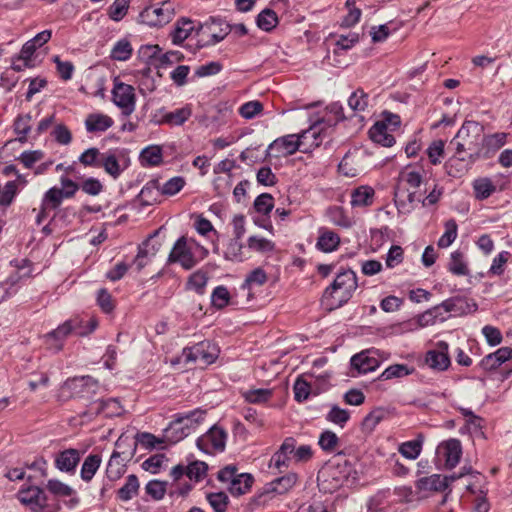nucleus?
Segmentation results:
<instances>
[{
	"label": "nucleus",
	"mask_w": 512,
	"mask_h": 512,
	"mask_svg": "<svg viewBox=\"0 0 512 512\" xmlns=\"http://www.w3.org/2000/svg\"><path fill=\"white\" fill-rule=\"evenodd\" d=\"M323 121H316L300 134H289L274 140L267 149L269 155L275 157L293 155L297 150L307 153L318 147L322 142Z\"/></svg>",
	"instance_id": "obj_1"
},
{
	"label": "nucleus",
	"mask_w": 512,
	"mask_h": 512,
	"mask_svg": "<svg viewBox=\"0 0 512 512\" xmlns=\"http://www.w3.org/2000/svg\"><path fill=\"white\" fill-rule=\"evenodd\" d=\"M484 127L472 120H466L451 141L455 146L456 159L475 163L483 156L482 136Z\"/></svg>",
	"instance_id": "obj_2"
},
{
	"label": "nucleus",
	"mask_w": 512,
	"mask_h": 512,
	"mask_svg": "<svg viewBox=\"0 0 512 512\" xmlns=\"http://www.w3.org/2000/svg\"><path fill=\"white\" fill-rule=\"evenodd\" d=\"M356 273L347 269L337 274L334 281L328 286L323 294V300L329 309H336L346 304L357 289Z\"/></svg>",
	"instance_id": "obj_3"
},
{
	"label": "nucleus",
	"mask_w": 512,
	"mask_h": 512,
	"mask_svg": "<svg viewBox=\"0 0 512 512\" xmlns=\"http://www.w3.org/2000/svg\"><path fill=\"white\" fill-rule=\"evenodd\" d=\"M232 26L222 19L210 18L198 23L197 36H200L197 47L203 48L216 45L230 33Z\"/></svg>",
	"instance_id": "obj_4"
},
{
	"label": "nucleus",
	"mask_w": 512,
	"mask_h": 512,
	"mask_svg": "<svg viewBox=\"0 0 512 512\" xmlns=\"http://www.w3.org/2000/svg\"><path fill=\"white\" fill-rule=\"evenodd\" d=\"M176 3L174 0H165L160 5L146 7L139 15L141 22L158 27L168 24L175 16Z\"/></svg>",
	"instance_id": "obj_5"
},
{
	"label": "nucleus",
	"mask_w": 512,
	"mask_h": 512,
	"mask_svg": "<svg viewBox=\"0 0 512 512\" xmlns=\"http://www.w3.org/2000/svg\"><path fill=\"white\" fill-rule=\"evenodd\" d=\"M112 102L122 110L126 116L131 115L136 107V94L132 85L126 84L118 77L113 80Z\"/></svg>",
	"instance_id": "obj_6"
},
{
	"label": "nucleus",
	"mask_w": 512,
	"mask_h": 512,
	"mask_svg": "<svg viewBox=\"0 0 512 512\" xmlns=\"http://www.w3.org/2000/svg\"><path fill=\"white\" fill-rule=\"evenodd\" d=\"M202 415V409L197 408L186 413H178L175 415V419L165 429V437L172 443H177L180 440L187 437L191 432L188 424L183 425L185 419L192 417L194 421H197Z\"/></svg>",
	"instance_id": "obj_7"
},
{
	"label": "nucleus",
	"mask_w": 512,
	"mask_h": 512,
	"mask_svg": "<svg viewBox=\"0 0 512 512\" xmlns=\"http://www.w3.org/2000/svg\"><path fill=\"white\" fill-rule=\"evenodd\" d=\"M183 354L186 361L210 365L218 358L219 349L216 344L210 341H202L190 348H185Z\"/></svg>",
	"instance_id": "obj_8"
},
{
	"label": "nucleus",
	"mask_w": 512,
	"mask_h": 512,
	"mask_svg": "<svg viewBox=\"0 0 512 512\" xmlns=\"http://www.w3.org/2000/svg\"><path fill=\"white\" fill-rule=\"evenodd\" d=\"M226 440V431L215 425L197 439L196 445L201 451L207 454H213L225 450Z\"/></svg>",
	"instance_id": "obj_9"
},
{
	"label": "nucleus",
	"mask_w": 512,
	"mask_h": 512,
	"mask_svg": "<svg viewBox=\"0 0 512 512\" xmlns=\"http://www.w3.org/2000/svg\"><path fill=\"white\" fill-rule=\"evenodd\" d=\"M168 263H178L185 270H191L197 265L198 260L195 258L185 236L178 238L174 243L168 256Z\"/></svg>",
	"instance_id": "obj_10"
},
{
	"label": "nucleus",
	"mask_w": 512,
	"mask_h": 512,
	"mask_svg": "<svg viewBox=\"0 0 512 512\" xmlns=\"http://www.w3.org/2000/svg\"><path fill=\"white\" fill-rule=\"evenodd\" d=\"M64 388L67 389L73 397L91 398L97 394L100 385L98 380L87 375L68 379L64 384Z\"/></svg>",
	"instance_id": "obj_11"
},
{
	"label": "nucleus",
	"mask_w": 512,
	"mask_h": 512,
	"mask_svg": "<svg viewBox=\"0 0 512 512\" xmlns=\"http://www.w3.org/2000/svg\"><path fill=\"white\" fill-rule=\"evenodd\" d=\"M18 499L22 504L29 506L33 512H39L48 507L47 495L37 486H28L20 489Z\"/></svg>",
	"instance_id": "obj_12"
},
{
	"label": "nucleus",
	"mask_w": 512,
	"mask_h": 512,
	"mask_svg": "<svg viewBox=\"0 0 512 512\" xmlns=\"http://www.w3.org/2000/svg\"><path fill=\"white\" fill-rule=\"evenodd\" d=\"M71 329V322H64L56 329L45 334L43 339L46 348L53 353L60 352L64 347L66 339L71 335Z\"/></svg>",
	"instance_id": "obj_13"
},
{
	"label": "nucleus",
	"mask_w": 512,
	"mask_h": 512,
	"mask_svg": "<svg viewBox=\"0 0 512 512\" xmlns=\"http://www.w3.org/2000/svg\"><path fill=\"white\" fill-rule=\"evenodd\" d=\"M66 198L61 188L52 187L43 196L40 209L36 215V223L40 225L47 217L50 210L57 209L63 199Z\"/></svg>",
	"instance_id": "obj_14"
},
{
	"label": "nucleus",
	"mask_w": 512,
	"mask_h": 512,
	"mask_svg": "<svg viewBox=\"0 0 512 512\" xmlns=\"http://www.w3.org/2000/svg\"><path fill=\"white\" fill-rule=\"evenodd\" d=\"M449 346L444 341L437 343L436 349L429 350L425 356L426 364L438 371H444L450 366V357L448 352Z\"/></svg>",
	"instance_id": "obj_15"
},
{
	"label": "nucleus",
	"mask_w": 512,
	"mask_h": 512,
	"mask_svg": "<svg viewBox=\"0 0 512 512\" xmlns=\"http://www.w3.org/2000/svg\"><path fill=\"white\" fill-rule=\"evenodd\" d=\"M159 232L160 229L156 230L153 235H151L138 247V253L134 260L138 270L143 269L148 263L147 259L149 257L155 256L160 250L162 243L154 240V237L157 236Z\"/></svg>",
	"instance_id": "obj_16"
},
{
	"label": "nucleus",
	"mask_w": 512,
	"mask_h": 512,
	"mask_svg": "<svg viewBox=\"0 0 512 512\" xmlns=\"http://www.w3.org/2000/svg\"><path fill=\"white\" fill-rule=\"evenodd\" d=\"M438 453L445 459V467L452 469L457 466L462 455L461 442L458 439H449L438 446Z\"/></svg>",
	"instance_id": "obj_17"
},
{
	"label": "nucleus",
	"mask_w": 512,
	"mask_h": 512,
	"mask_svg": "<svg viewBox=\"0 0 512 512\" xmlns=\"http://www.w3.org/2000/svg\"><path fill=\"white\" fill-rule=\"evenodd\" d=\"M509 134L505 132H496L482 136L483 156L481 159L491 158L497 151L508 143Z\"/></svg>",
	"instance_id": "obj_18"
},
{
	"label": "nucleus",
	"mask_w": 512,
	"mask_h": 512,
	"mask_svg": "<svg viewBox=\"0 0 512 512\" xmlns=\"http://www.w3.org/2000/svg\"><path fill=\"white\" fill-rule=\"evenodd\" d=\"M371 354V351L367 350L352 356L350 360L352 369L356 370L359 374H366L376 370L379 367L380 362Z\"/></svg>",
	"instance_id": "obj_19"
},
{
	"label": "nucleus",
	"mask_w": 512,
	"mask_h": 512,
	"mask_svg": "<svg viewBox=\"0 0 512 512\" xmlns=\"http://www.w3.org/2000/svg\"><path fill=\"white\" fill-rule=\"evenodd\" d=\"M80 461V452L77 449L69 448L61 451L55 458V466L61 472H75Z\"/></svg>",
	"instance_id": "obj_20"
},
{
	"label": "nucleus",
	"mask_w": 512,
	"mask_h": 512,
	"mask_svg": "<svg viewBox=\"0 0 512 512\" xmlns=\"http://www.w3.org/2000/svg\"><path fill=\"white\" fill-rule=\"evenodd\" d=\"M90 409L97 415L103 414L105 417L109 418L120 416L123 412V407L117 398H107L95 401L92 403Z\"/></svg>",
	"instance_id": "obj_21"
},
{
	"label": "nucleus",
	"mask_w": 512,
	"mask_h": 512,
	"mask_svg": "<svg viewBox=\"0 0 512 512\" xmlns=\"http://www.w3.org/2000/svg\"><path fill=\"white\" fill-rule=\"evenodd\" d=\"M163 441L158 439L151 433L148 432H138L135 435L134 441L132 444H129L130 450H123V455H125L126 459H132L136 453V449L138 445L146 449H153L157 444H161Z\"/></svg>",
	"instance_id": "obj_22"
},
{
	"label": "nucleus",
	"mask_w": 512,
	"mask_h": 512,
	"mask_svg": "<svg viewBox=\"0 0 512 512\" xmlns=\"http://www.w3.org/2000/svg\"><path fill=\"white\" fill-rule=\"evenodd\" d=\"M198 25L196 26L194 21L189 18L182 17L177 20L174 30L171 32L172 41L174 44H180L184 42L189 36L195 32L197 36Z\"/></svg>",
	"instance_id": "obj_23"
},
{
	"label": "nucleus",
	"mask_w": 512,
	"mask_h": 512,
	"mask_svg": "<svg viewBox=\"0 0 512 512\" xmlns=\"http://www.w3.org/2000/svg\"><path fill=\"white\" fill-rule=\"evenodd\" d=\"M114 124L113 119L103 113H91L85 119V128L89 133L105 132Z\"/></svg>",
	"instance_id": "obj_24"
},
{
	"label": "nucleus",
	"mask_w": 512,
	"mask_h": 512,
	"mask_svg": "<svg viewBox=\"0 0 512 512\" xmlns=\"http://www.w3.org/2000/svg\"><path fill=\"white\" fill-rule=\"evenodd\" d=\"M369 137L370 139L383 147H392L395 144L394 136L389 132L387 126H385V122H376L369 129Z\"/></svg>",
	"instance_id": "obj_25"
},
{
	"label": "nucleus",
	"mask_w": 512,
	"mask_h": 512,
	"mask_svg": "<svg viewBox=\"0 0 512 512\" xmlns=\"http://www.w3.org/2000/svg\"><path fill=\"white\" fill-rule=\"evenodd\" d=\"M130 460L131 459L125 458V455H123V450L120 452L114 451L106 467L107 477L112 481L119 479L125 472V462Z\"/></svg>",
	"instance_id": "obj_26"
},
{
	"label": "nucleus",
	"mask_w": 512,
	"mask_h": 512,
	"mask_svg": "<svg viewBox=\"0 0 512 512\" xmlns=\"http://www.w3.org/2000/svg\"><path fill=\"white\" fill-rule=\"evenodd\" d=\"M340 245L339 235L327 228L319 229V236L317 239L316 247L325 253L335 251Z\"/></svg>",
	"instance_id": "obj_27"
},
{
	"label": "nucleus",
	"mask_w": 512,
	"mask_h": 512,
	"mask_svg": "<svg viewBox=\"0 0 512 512\" xmlns=\"http://www.w3.org/2000/svg\"><path fill=\"white\" fill-rule=\"evenodd\" d=\"M65 322H71V334L74 333L80 337L90 335L97 329L99 325L98 320L95 317H90L88 320H84L80 317H73L66 320Z\"/></svg>",
	"instance_id": "obj_28"
},
{
	"label": "nucleus",
	"mask_w": 512,
	"mask_h": 512,
	"mask_svg": "<svg viewBox=\"0 0 512 512\" xmlns=\"http://www.w3.org/2000/svg\"><path fill=\"white\" fill-rule=\"evenodd\" d=\"M374 189L367 185H362L355 188L351 192V206L352 207H367L373 204Z\"/></svg>",
	"instance_id": "obj_29"
},
{
	"label": "nucleus",
	"mask_w": 512,
	"mask_h": 512,
	"mask_svg": "<svg viewBox=\"0 0 512 512\" xmlns=\"http://www.w3.org/2000/svg\"><path fill=\"white\" fill-rule=\"evenodd\" d=\"M192 115L190 105L165 113L158 121L159 124H167L170 126L183 125Z\"/></svg>",
	"instance_id": "obj_30"
},
{
	"label": "nucleus",
	"mask_w": 512,
	"mask_h": 512,
	"mask_svg": "<svg viewBox=\"0 0 512 512\" xmlns=\"http://www.w3.org/2000/svg\"><path fill=\"white\" fill-rule=\"evenodd\" d=\"M472 187L475 199L479 201L486 200L496 192V186L488 177H480L475 179L472 183Z\"/></svg>",
	"instance_id": "obj_31"
},
{
	"label": "nucleus",
	"mask_w": 512,
	"mask_h": 512,
	"mask_svg": "<svg viewBox=\"0 0 512 512\" xmlns=\"http://www.w3.org/2000/svg\"><path fill=\"white\" fill-rule=\"evenodd\" d=\"M424 173L423 167L408 165L400 172L399 178L411 188H418L423 181Z\"/></svg>",
	"instance_id": "obj_32"
},
{
	"label": "nucleus",
	"mask_w": 512,
	"mask_h": 512,
	"mask_svg": "<svg viewBox=\"0 0 512 512\" xmlns=\"http://www.w3.org/2000/svg\"><path fill=\"white\" fill-rule=\"evenodd\" d=\"M446 480L440 474H432L417 480L416 487L423 491L443 492L446 490Z\"/></svg>",
	"instance_id": "obj_33"
},
{
	"label": "nucleus",
	"mask_w": 512,
	"mask_h": 512,
	"mask_svg": "<svg viewBox=\"0 0 512 512\" xmlns=\"http://www.w3.org/2000/svg\"><path fill=\"white\" fill-rule=\"evenodd\" d=\"M253 477L248 473H241L232 480V484L228 486L229 492L234 496H240L247 493L253 484Z\"/></svg>",
	"instance_id": "obj_34"
},
{
	"label": "nucleus",
	"mask_w": 512,
	"mask_h": 512,
	"mask_svg": "<svg viewBox=\"0 0 512 512\" xmlns=\"http://www.w3.org/2000/svg\"><path fill=\"white\" fill-rule=\"evenodd\" d=\"M139 480L136 475L127 476L124 485L117 491V497L121 501L127 502L134 498L139 491Z\"/></svg>",
	"instance_id": "obj_35"
},
{
	"label": "nucleus",
	"mask_w": 512,
	"mask_h": 512,
	"mask_svg": "<svg viewBox=\"0 0 512 512\" xmlns=\"http://www.w3.org/2000/svg\"><path fill=\"white\" fill-rule=\"evenodd\" d=\"M31 114H23L18 115L13 123L14 132L17 135V139L21 143H25L27 141V136L31 131Z\"/></svg>",
	"instance_id": "obj_36"
},
{
	"label": "nucleus",
	"mask_w": 512,
	"mask_h": 512,
	"mask_svg": "<svg viewBox=\"0 0 512 512\" xmlns=\"http://www.w3.org/2000/svg\"><path fill=\"white\" fill-rule=\"evenodd\" d=\"M296 482L297 475L295 473H289L270 482L268 491L276 494H284L289 491Z\"/></svg>",
	"instance_id": "obj_37"
},
{
	"label": "nucleus",
	"mask_w": 512,
	"mask_h": 512,
	"mask_svg": "<svg viewBox=\"0 0 512 512\" xmlns=\"http://www.w3.org/2000/svg\"><path fill=\"white\" fill-rule=\"evenodd\" d=\"M100 167H103L105 172L114 179H117L123 171L120 167L118 158L110 151L101 155Z\"/></svg>",
	"instance_id": "obj_38"
},
{
	"label": "nucleus",
	"mask_w": 512,
	"mask_h": 512,
	"mask_svg": "<svg viewBox=\"0 0 512 512\" xmlns=\"http://www.w3.org/2000/svg\"><path fill=\"white\" fill-rule=\"evenodd\" d=\"M101 464V457L98 454H90L84 460L81 467V478L85 482H89L94 477Z\"/></svg>",
	"instance_id": "obj_39"
},
{
	"label": "nucleus",
	"mask_w": 512,
	"mask_h": 512,
	"mask_svg": "<svg viewBox=\"0 0 512 512\" xmlns=\"http://www.w3.org/2000/svg\"><path fill=\"white\" fill-rule=\"evenodd\" d=\"M448 270L457 276L469 275L470 271L466 261L464 260V254L461 251L456 250L451 253Z\"/></svg>",
	"instance_id": "obj_40"
},
{
	"label": "nucleus",
	"mask_w": 512,
	"mask_h": 512,
	"mask_svg": "<svg viewBox=\"0 0 512 512\" xmlns=\"http://www.w3.org/2000/svg\"><path fill=\"white\" fill-rule=\"evenodd\" d=\"M256 23L261 30L270 32L277 26L278 16L274 10L265 8L258 14Z\"/></svg>",
	"instance_id": "obj_41"
},
{
	"label": "nucleus",
	"mask_w": 512,
	"mask_h": 512,
	"mask_svg": "<svg viewBox=\"0 0 512 512\" xmlns=\"http://www.w3.org/2000/svg\"><path fill=\"white\" fill-rule=\"evenodd\" d=\"M141 162L147 166H158L162 163V148L151 145L144 148L140 154Z\"/></svg>",
	"instance_id": "obj_42"
},
{
	"label": "nucleus",
	"mask_w": 512,
	"mask_h": 512,
	"mask_svg": "<svg viewBox=\"0 0 512 512\" xmlns=\"http://www.w3.org/2000/svg\"><path fill=\"white\" fill-rule=\"evenodd\" d=\"M422 442L423 441L419 438L403 442L399 445L398 451L403 457L409 460H415L421 454Z\"/></svg>",
	"instance_id": "obj_43"
},
{
	"label": "nucleus",
	"mask_w": 512,
	"mask_h": 512,
	"mask_svg": "<svg viewBox=\"0 0 512 512\" xmlns=\"http://www.w3.org/2000/svg\"><path fill=\"white\" fill-rule=\"evenodd\" d=\"M133 49L131 43L127 39H120L111 50L110 57L117 61H126L132 55Z\"/></svg>",
	"instance_id": "obj_44"
},
{
	"label": "nucleus",
	"mask_w": 512,
	"mask_h": 512,
	"mask_svg": "<svg viewBox=\"0 0 512 512\" xmlns=\"http://www.w3.org/2000/svg\"><path fill=\"white\" fill-rule=\"evenodd\" d=\"M414 371L413 368L406 364H394L387 367L378 377L379 380H390L393 378H401L410 375Z\"/></svg>",
	"instance_id": "obj_45"
},
{
	"label": "nucleus",
	"mask_w": 512,
	"mask_h": 512,
	"mask_svg": "<svg viewBox=\"0 0 512 512\" xmlns=\"http://www.w3.org/2000/svg\"><path fill=\"white\" fill-rule=\"evenodd\" d=\"M369 95L361 88L354 91L349 99L348 105L353 111H364L368 106Z\"/></svg>",
	"instance_id": "obj_46"
},
{
	"label": "nucleus",
	"mask_w": 512,
	"mask_h": 512,
	"mask_svg": "<svg viewBox=\"0 0 512 512\" xmlns=\"http://www.w3.org/2000/svg\"><path fill=\"white\" fill-rule=\"evenodd\" d=\"M457 223L454 219H450L445 223V232L438 240L440 248L449 247L457 237Z\"/></svg>",
	"instance_id": "obj_47"
},
{
	"label": "nucleus",
	"mask_w": 512,
	"mask_h": 512,
	"mask_svg": "<svg viewBox=\"0 0 512 512\" xmlns=\"http://www.w3.org/2000/svg\"><path fill=\"white\" fill-rule=\"evenodd\" d=\"M230 298V293L227 287L219 285L212 291L211 303L215 308L223 309L229 304Z\"/></svg>",
	"instance_id": "obj_48"
},
{
	"label": "nucleus",
	"mask_w": 512,
	"mask_h": 512,
	"mask_svg": "<svg viewBox=\"0 0 512 512\" xmlns=\"http://www.w3.org/2000/svg\"><path fill=\"white\" fill-rule=\"evenodd\" d=\"M206 499L215 512H225L227 510L229 498L226 493H208Z\"/></svg>",
	"instance_id": "obj_49"
},
{
	"label": "nucleus",
	"mask_w": 512,
	"mask_h": 512,
	"mask_svg": "<svg viewBox=\"0 0 512 512\" xmlns=\"http://www.w3.org/2000/svg\"><path fill=\"white\" fill-rule=\"evenodd\" d=\"M208 282L207 273L198 270L194 272L188 279V286L193 289L197 294L202 295L205 292V287Z\"/></svg>",
	"instance_id": "obj_50"
},
{
	"label": "nucleus",
	"mask_w": 512,
	"mask_h": 512,
	"mask_svg": "<svg viewBox=\"0 0 512 512\" xmlns=\"http://www.w3.org/2000/svg\"><path fill=\"white\" fill-rule=\"evenodd\" d=\"M350 419V413L346 409H342L337 405H333L326 415V420L339 425L340 427H344V425Z\"/></svg>",
	"instance_id": "obj_51"
},
{
	"label": "nucleus",
	"mask_w": 512,
	"mask_h": 512,
	"mask_svg": "<svg viewBox=\"0 0 512 512\" xmlns=\"http://www.w3.org/2000/svg\"><path fill=\"white\" fill-rule=\"evenodd\" d=\"M274 208V198L269 193H262L254 201V209L263 215H268Z\"/></svg>",
	"instance_id": "obj_52"
},
{
	"label": "nucleus",
	"mask_w": 512,
	"mask_h": 512,
	"mask_svg": "<svg viewBox=\"0 0 512 512\" xmlns=\"http://www.w3.org/2000/svg\"><path fill=\"white\" fill-rule=\"evenodd\" d=\"M339 442L338 436L330 431L326 430L320 434L318 444L325 452H334Z\"/></svg>",
	"instance_id": "obj_53"
},
{
	"label": "nucleus",
	"mask_w": 512,
	"mask_h": 512,
	"mask_svg": "<svg viewBox=\"0 0 512 512\" xmlns=\"http://www.w3.org/2000/svg\"><path fill=\"white\" fill-rule=\"evenodd\" d=\"M167 482L160 480H151L145 486L146 493L154 500H161L166 494Z\"/></svg>",
	"instance_id": "obj_54"
},
{
	"label": "nucleus",
	"mask_w": 512,
	"mask_h": 512,
	"mask_svg": "<svg viewBox=\"0 0 512 512\" xmlns=\"http://www.w3.org/2000/svg\"><path fill=\"white\" fill-rule=\"evenodd\" d=\"M130 0H114L108 9L109 17L114 21H120L127 14Z\"/></svg>",
	"instance_id": "obj_55"
},
{
	"label": "nucleus",
	"mask_w": 512,
	"mask_h": 512,
	"mask_svg": "<svg viewBox=\"0 0 512 512\" xmlns=\"http://www.w3.org/2000/svg\"><path fill=\"white\" fill-rule=\"evenodd\" d=\"M208 465L203 461H194L187 466V477L196 482L201 481L206 476Z\"/></svg>",
	"instance_id": "obj_56"
},
{
	"label": "nucleus",
	"mask_w": 512,
	"mask_h": 512,
	"mask_svg": "<svg viewBox=\"0 0 512 512\" xmlns=\"http://www.w3.org/2000/svg\"><path fill=\"white\" fill-rule=\"evenodd\" d=\"M98 148H89L79 156V162L84 166L100 167L101 155Z\"/></svg>",
	"instance_id": "obj_57"
},
{
	"label": "nucleus",
	"mask_w": 512,
	"mask_h": 512,
	"mask_svg": "<svg viewBox=\"0 0 512 512\" xmlns=\"http://www.w3.org/2000/svg\"><path fill=\"white\" fill-rule=\"evenodd\" d=\"M46 487L50 493L58 497H68L74 494V490L70 486L57 479H50Z\"/></svg>",
	"instance_id": "obj_58"
},
{
	"label": "nucleus",
	"mask_w": 512,
	"mask_h": 512,
	"mask_svg": "<svg viewBox=\"0 0 512 512\" xmlns=\"http://www.w3.org/2000/svg\"><path fill=\"white\" fill-rule=\"evenodd\" d=\"M271 396L272 391L270 389H254L244 393L245 400L253 404L265 403Z\"/></svg>",
	"instance_id": "obj_59"
},
{
	"label": "nucleus",
	"mask_w": 512,
	"mask_h": 512,
	"mask_svg": "<svg viewBox=\"0 0 512 512\" xmlns=\"http://www.w3.org/2000/svg\"><path fill=\"white\" fill-rule=\"evenodd\" d=\"M185 185V179L181 176H175L166 181L161 187V193L166 196L177 194Z\"/></svg>",
	"instance_id": "obj_60"
},
{
	"label": "nucleus",
	"mask_w": 512,
	"mask_h": 512,
	"mask_svg": "<svg viewBox=\"0 0 512 512\" xmlns=\"http://www.w3.org/2000/svg\"><path fill=\"white\" fill-rule=\"evenodd\" d=\"M311 386L302 377H298L293 385L294 398L297 402H304L310 395Z\"/></svg>",
	"instance_id": "obj_61"
},
{
	"label": "nucleus",
	"mask_w": 512,
	"mask_h": 512,
	"mask_svg": "<svg viewBox=\"0 0 512 512\" xmlns=\"http://www.w3.org/2000/svg\"><path fill=\"white\" fill-rule=\"evenodd\" d=\"M511 254L509 251H501L492 261L489 273L500 276L505 271V264L508 262Z\"/></svg>",
	"instance_id": "obj_62"
},
{
	"label": "nucleus",
	"mask_w": 512,
	"mask_h": 512,
	"mask_svg": "<svg viewBox=\"0 0 512 512\" xmlns=\"http://www.w3.org/2000/svg\"><path fill=\"white\" fill-rule=\"evenodd\" d=\"M51 135L53 136L54 140L61 145H68L72 141L71 131L64 124L55 125Z\"/></svg>",
	"instance_id": "obj_63"
},
{
	"label": "nucleus",
	"mask_w": 512,
	"mask_h": 512,
	"mask_svg": "<svg viewBox=\"0 0 512 512\" xmlns=\"http://www.w3.org/2000/svg\"><path fill=\"white\" fill-rule=\"evenodd\" d=\"M444 142L442 140L433 141L426 150L429 161L433 165L440 163V158L444 154Z\"/></svg>",
	"instance_id": "obj_64"
}]
</instances>
